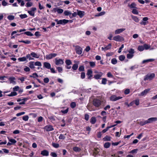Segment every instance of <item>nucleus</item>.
Returning <instances> with one entry per match:
<instances>
[{
	"label": "nucleus",
	"mask_w": 157,
	"mask_h": 157,
	"mask_svg": "<svg viewBox=\"0 0 157 157\" xmlns=\"http://www.w3.org/2000/svg\"><path fill=\"white\" fill-rule=\"evenodd\" d=\"M122 98V97H117L115 95H113L110 97V100L112 101H115Z\"/></svg>",
	"instance_id": "nucleus-8"
},
{
	"label": "nucleus",
	"mask_w": 157,
	"mask_h": 157,
	"mask_svg": "<svg viewBox=\"0 0 157 157\" xmlns=\"http://www.w3.org/2000/svg\"><path fill=\"white\" fill-rule=\"evenodd\" d=\"M132 19L136 22H138L139 21L138 18L136 16H132Z\"/></svg>",
	"instance_id": "nucleus-36"
},
{
	"label": "nucleus",
	"mask_w": 157,
	"mask_h": 157,
	"mask_svg": "<svg viewBox=\"0 0 157 157\" xmlns=\"http://www.w3.org/2000/svg\"><path fill=\"white\" fill-rule=\"evenodd\" d=\"M57 69L59 73L62 72L63 71V69L61 67H58L57 68Z\"/></svg>",
	"instance_id": "nucleus-63"
},
{
	"label": "nucleus",
	"mask_w": 157,
	"mask_h": 157,
	"mask_svg": "<svg viewBox=\"0 0 157 157\" xmlns=\"http://www.w3.org/2000/svg\"><path fill=\"white\" fill-rule=\"evenodd\" d=\"M96 121V119L95 117H92L90 119V122L92 124H94L95 123Z\"/></svg>",
	"instance_id": "nucleus-25"
},
{
	"label": "nucleus",
	"mask_w": 157,
	"mask_h": 157,
	"mask_svg": "<svg viewBox=\"0 0 157 157\" xmlns=\"http://www.w3.org/2000/svg\"><path fill=\"white\" fill-rule=\"evenodd\" d=\"M65 63L67 66H69L72 63L70 59H67L65 61Z\"/></svg>",
	"instance_id": "nucleus-35"
},
{
	"label": "nucleus",
	"mask_w": 157,
	"mask_h": 157,
	"mask_svg": "<svg viewBox=\"0 0 157 157\" xmlns=\"http://www.w3.org/2000/svg\"><path fill=\"white\" fill-rule=\"evenodd\" d=\"M7 18L10 20H12L14 18V17L13 15H9L7 17Z\"/></svg>",
	"instance_id": "nucleus-47"
},
{
	"label": "nucleus",
	"mask_w": 157,
	"mask_h": 157,
	"mask_svg": "<svg viewBox=\"0 0 157 157\" xmlns=\"http://www.w3.org/2000/svg\"><path fill=\"white\" fill-rule=\"evenodd\" d=\"M30 55L33 57L36 58H38L40 56L39 55L37 54L36 53L34 52H32L30 54Z\"/></svg>",
	"instance_id": "nucleus-21"
},
{
	"label": "nucleus",
	"mask_w": 157,
	"mask_h": 157,
	"mask_svg": "<svg viewBox=\"0 0 157 157\" xmlns=\"http://www.w3.org/2000/svg\"><path fill=\"white\" fill-rule=\"evenodd\" d=\"M138 49L139 51H142L144 49V46L139 45L138 47Z\"/></svg>",
	"instance_id": "nucleus-30"
},
{
	"label": "nucleus",
	"mask_w": 157,
	"mask_h": 157,
	"mask_svg": "<svg viewBox=\"0 0 157 157\" xmlns=\"http://www.w3.org/2000/svg\"><path fill=\"white\" fill-rule=\"evenodd\" d=\"M111 44H109L107 46L105 47V51L110 49L111 48Z\"/></svg>",
	"instance_id": "nucleus-41"
},
{
	"label": "nucleus",
	"mask_w": 157,
	"mask_h": 157,
	"mask_svg": "<svg viewBox=\"0 0 157 157\" xmlns=\"http://www.w3.org/2000/svg\"><path fill=\"white\" fill-rule=\"evenodd\" d=\"M138 150L137 149H134L132 150L131 151H130L129 152V153H132V154H134V153H136L137 152Z\"/></svg>",
	"instance_id": "nucleus-56"
},
{
	"label": "nucleus",
	"mask_w": 157,
	"mask_h": 157,
	"mask_svg": "<svg viewBox=\"0 0 157 157\" xmlns=\"http://www.w3.org/2000/svg\"><path fill=\"white\" fill-rule=\"evenodd\" d=\"M44 129L47 132L52 131L54 130L52 126L50 125H46L44 127Z\"/></svg>",
	"instance_id": "nucleus-9"
},
{
	"label": "nucleus",
	"mask_w": 157,
	"mask_h": 157,
	"mask_svg": "<svg viewBox=\"0 0 157 157\" xmlns=\"http://www.w3.org/2000/svg\"><path fill=\"white\" fill-rule=\"evenodd\" d=\"M57 54L56 53H51L46 56V58L47 59H50L53 57H55Z\"/></svg>",
	"instance_id": "nucleus-10"
},
{
	"label": "nucleus",
	"mask_w": 157,
	"mask_h": 157,
	"mask_svg": "<svg viewBox=\"0 0 157 157\" xmlns=\"http://www.w3.org/2000/svg\"><path fill=\"white\" fill-rule=\"evenodd\" d=\"M155 76L154 73H149L144 77V81L151 80L155 77Z\"/></svg>",
	"instance_id": "nucleus-1"
},
{
	"label": "nucleus",
	"mask_w": 157,
	"mask_h": 157,
	"mask_svg": "<svg viewBox=\"0 0 157 157\" xmlns=\"http://www.w3.org/2000/svg\"><path fill=\"white\" fill-rule=\"evenodd\" d=\"M102 73L101 72H98V73L94 76V78L96 79H99L101 76L102 75Z\"/></svg>",
	"instance_id": "nucleus-15"
},
{
	"label": "nucleus",
	"mask_w": 157,
	"mask_h": 157,
	"mask_svg": "<svg viewBox=\"0 0 157 157\" xmlns=\"http://www.w3.org/2000/svg\"><path fill=\"white\" fill-rule=\"evenodd\" d=\"M27 17V16L26 14H23L20 15V18L21 19H24Z\"/></svg>",
	"instance_id": "nucleus-55"
},
{
	"label": "nucleus",
	"mask_w": 157,
	"mask_h": 157,
	"mask_svg": "<svg viewBox=\"0 0 157 157\" xmlns=\"http://www.w3.org/2000/svg\"><path fill=\"white\" fill-rule=\"evenodd\" d=\"M132 13L134 14H137L138 13V11L136 9H134L132 11Z\"/></svg>",
	"instance_id": "nucleus-59"
},
{
	"label": "nucleus",
	"mask_w": 157,
	"mask_h": 157,
	"mask_svg": "<svg viewBox=\"0 0 157 157\" xmlns=\"http://www.w3.org/2000/svg\"><path fill=\"white\" fill-rule=\"evenodd\" d=\"M103 139L104 141H110L111 140V138L109 136H106L103 138Z\"/></svg>",
	"instance_id": "nucleus-29"
},
{
	"label": "nucleus",
	"mask_w": 157,
	"mask_h": 157,
	"mask_svg": "<svg viewBox=\"0 0 157 157\" xmlns=\"http://www.w3.org/2000/svg\"><path fill=\"white\" fill-rule=\"evenodd\" d=\"M24 33L28 36H33V34L29 31L25 32Z\"/></svg>",
	"instance_id": "nucleus-37"
},
{
	"label": "nucleus",
	"mask_w": 157,
	"mask_h": 157,
	"mask_svg": "<svg viewBox=\"0 0 157 157\" xmlns=\"http://www.w3.org/2000/svg\"><path fill=\"white\" fill-rule=\"evenodd\" d=\"M52 145L53 147L56 148H57L59 147V144L54 143H52Z\"/></svg>",
	"instance_id": "nucleus-42"
},
{
	"label": "nucleus",
	"mask_w": 157,
	"mask_h": 157,
	"mask_svg": "<svg viewBox=\"0 0 157 157\" xmlns=\"http://www.w3.org/2000/svg\"><path fill=\"white\" fill-rule=\"evenodd\" d=\"M125 105H127L128 107L131 106L133 105V102L132 101L129 104L127 102H126L124 103Z\"/></svg>",
	"instance_id": "nucleus-60"
},
{
	"label": "nucleus",
	"mask_w": 157,
	"mask_h": 157,
	"mask_svg": "<svg viewBox=\"0 0 157 157\" xmlns=\"http://www.w3.org/2000/svg\"><path fill=\"white\" fill-rule=\"evenodd\" d=\"M125 30V29L124 28L118 29L115 31V34H119L124 31Z\"/></svg>",
	"instance_id": "nucleus-14"
},
{
	"label": "nucleus",
	"mask_w": 157,
	"mask_h": 157,
	"mask_svg": "<svg viewBox=\"0 0 157 157\" xmlns=\"http://www.w3.org/2000/svg\"><path fill=\"white\" fill-rule=\"evenodd\" d=\"M43 64L44 67L47 69H49L51 67L50 64L48 62H44Z\"/></svg>",
	"instance_id": "nucleus-16"
},
{
	"label": "nucleus",
	"mask_w": 157,
	"mask_h": 157,
	"mask_svg": "<svg viewBox=\"0 0 157 157\" xmlns=\"http://www.w3.org/2000/svg\"><path fill=\"white\" fill-rule=\"evenodd\" d=\"M51 11L52 12L56 13L57 12L58 13L61 14L63 13V10L62 9L56 7L54 8Z\"/></svg>",
	"instance_id": "nucleus-5"
},
{
	"label": "nucleus",
	"mask_w": 157,
	"mask_h": 157,
	"mask_svg": "<svg viewBox=\"0 0 157 157\" xmlns=\"http://www.w3.org/2000/svg\"><path fill=\"white\" fill-rule=\"evenodd\" d=\"M59 138V139L63 140L65 139V137L64 135L62 134H60Z\"/></svg>",
	"instance_id": "nucleus-51"
},
{
	"label": "nucleus",
	"mask_w": 157,
	"mask_h": 157,
	"mask_svg": "<svg viewBox=\"0 0 157 157\" xmlns=\"http://www.w3.org/2000/svg\"><path fill=\"white\" fill-rule=\"evenodd\" d=\"M29 118V117L28 115L24 116L22 117L23 120L25 121H26L28 120Z\"/></svg>",
	"instance_id": "nucleus-48"
},
{
	"label": "nucleus",
	"mask_w": 157,
	"mask_h": 157,
	"mask_svg": "<svg viewBox=\"0 0 157 157\" xmlns=\"http://www.w3.org/2000/svg\"><path fill=\"white\" fill-rule=\"evenodd\" d=\"M73 149L74 151L76 152H79L81 150V149L79 147H74Z\"/></svg>",
	"instance_id": "nucleus-32"
},
{
	"label": "nucleus",
	"mask_w": 157,
	"mask_h": 157,
	"mask_svg": "<svg viewBox=\"0 0 157 157\" xmlns=\"http://www.w3.org/2000/svg\"><path fill=\"white\" fill-rule=\"evenodd\" d=\"M85 77V73L84 72H82L81 73V78L82 79H84Z\"/></svg>",
	"instance_id": "nucleus-52"
},
{
	"label": "nucleus",
	"mask_w": 157,
	"mask_h": 157,
	"mask_svg": "<svg viewBox=\"0 0 157 157\" xmlns=\"http://www.w3.org/2000/svg\"><path fill=\"white\" fill-rule=\"evenodd\" d=\"M51 155L53 157H56L57 155L54 152H52L51 153Z\"/></svg>",
	"instance_id": "nucleus-62"
},
{
	"label": "nucleus",
	"mask_w": 157,
	"mask_h": 157,
	"mask_svg": "<svg viewBox=\"0 0 157 157\" xmlns=\"http://www.w3.org/2000/svg\"><path fill=\"white\" fill-rule=\"evenodd\" d=\"M75 48L76 52L78 55H81L82 53V48L78 45L73 46Z\"/></svg>",
	"instance_id": "nucleus-4"
},
{
	"label": "nucleus",
	"mask_w": 157,
	"mask_h": 157,
	"mask_svg": "<svg viewBox=\"0 0 157 157\" xmlns=\"http://www.w3.org/2000/svg\"><path fill=\"white\" fill-rule=\"evenodd\" d=\"M24 70L25 71L28 72L29 71H30V69L29 67L27 66H25V68H24Z\"/></svg>",
	"instance_id": "nucleus-64"
},
{
	"label": "nucleus",
	"mask_w": 157,
	"mask_h": 157,
	"mask_svg": "<svg viewBox=\"0 0 157 157\" xmlns=\"http://www.w3.org/2000/svg\"><path fill=\"white\" fill-rule=\"evenodd\" d=\"M107 79L105 78H103L102 80L101 83L103 84H105L106 83Z\"/></svg>",
	"instance_id": "nucleus-53"
},
{
	"label": "nucleus",
	"mask_w": 157,
	"mask_h": 157,
	"mask_svg": "<svg viewBox=\"0 0 157 157\" xmlns=\"http://www.w3.org/2000/svg\"><path fill=\"white\" fill-rule=\"evenodd\" d=\"M34 62L31 61L29 63V66L31 69H34L35 67L34 65L35 64Z\"/></svg>",
	"instance_id": "nucleus-23"
},
{
	"label": "nucleus",
	"mask_w": 157,
	"mask_h": 157,
	"mask_svg": "<svg viewBox=\"0 0 157 157\" xmlns=\"http://www.w3.org/2000/svg\"><path fill=\"white\" fill-rule=\"evenodd\" d=\"M101 101L99 99L94 98L93 101V104L96 107H99L101 105Z\"/></svg>",
	"instance_id": "nucleus-2"
},
{
	"label": "nucleus",
	"mask_w": 157,
	"mask_h": 157,
	"mask_svg": "<svg viewBox=\"0 0 157 157\" xmlns=\"http://www.w3.org/2000/svg\"><path fill=\"white\" fill-rule=\"evenodd\" d=\"M28 99V98H24L21 99L20 98V105L21 104H25V102Z\"/></svg>",
	"instance_id": "nucleus-24"
},
{
	"label": "nucleus",
	"mask_w": 157,
	"mask_h": 157,
	"mask_svg": "<svg viewBox=\"0 0 157 157\" xmlns=\"http://www.w3.org/2000/svg\"><path fill=\"white\" fill-rule=\"evenodd\" d=\"M8 138L9 139V141L12 144H14L16 143V141L14 139H9V138Z\"/></svg>",
	"instance_id": "nucleus-40"
},
{
	"label": "nucleus",
	"mask_w": 157,
	"mask_h": 157,
	"mask_svg": "<svg viewBox=\"0 0 157 157\" xmlns=\"http://www.w3.org/2000/svg\"><path fill=\"white\" fill-rule=\"evenodd\" d=\"M143 46L144 47V49H145L146 50L150 48V45H148L146 44H144Z\"/></svg>",
	"instance_id": "nucleus-49"
},
{
	"label": "nucleus",
	"mask_w": 157,
	"mask_h": 157,
	"mask_svg": "<svg viewBox=\"0 0 157 157\" xmlns=\"http://www.w3.org/2000/svg\"><path fill=\"white\" fill-rule=\"evenodd\" d=\"M132 102H133V104H135L136 105H138L140 104V101L139 99H136L134 100Z\"/></svg>",
	"instance_id": "nucleus-26"
},
{
	"label": "nucleus",
	"mask_w": 157,
	"mask_h": 157,
	"mask_svg": "<svg viewBox=\"0 0 157 157\" xmlns=\"http://www.w3.org/2000/svg\"><path fill=\"white\" fill-rule=\"evenodd\" d=\"M125 58V56L123 55H121L119 57V60L121 61H123L124 59Z\"/></svg>",
	"instance_id": "nucleus-38"
},
{
	"label": "nucleus",
	"mask_w": 157,
	"mask_h": 157,
	"mask_svg": "<svg viewBox=\"0 0 157 157\" xmlns=\"http://www.w3.org/2000/svg\"><path fill=\"white\" fill-rule=\"evenodd\" d=\"M35 65L37 66H42V64L40 62L37 61L35 63Z\"/></svg>",
	"instance_id": "nucleus-50"
},
{
	"label": "nucleus",
	"mask_w": 157,
	"mask_h": 157,
	"mask_svg": "<svg viewBox=\"0 0 157 157\" xmlns=\"http://www.w3.org/2000/svg\"><path fill=\"white\" fill-rule=\"evenodd\" d=\"M17 93L16 92L13 91L11 92L10 94L8 95L9 96L11 97L16 95Z\"/></svg>",
	"instance_id": "nucleus-34"
},
{
	"label": "nucleus",
	"mask_w": 157,
	"mask_h": 157,
	"mask_svg": "<svg viewBox=\"0 0 157 157\" xmlns=\"http://www.w3.org/2000/svg\"><path fill=\"white\" fill-rule=\"evenodd\" d=\"M89 64L91 67H94L95 66V63L94 62H90Z\"/></svg>",
	"instance_id": "nucleus-45"
},
{
	"label": "nucleus",
	"mask_w": 157,
	"mask_h": 157,
	"mask_svg": "<svg viewBox=\"0 0 157 157\" xmlns=\"http://www.w3.org/2000/svg\"><path fill=\"white\" fill-rule=\"evenodd\" d=\"M147 120L149 123H151L153 121H157V118L155 117H151L148 118Z\"/></svg>",
	"instance_id": "nucleus-18"
},
{
	"label": "nucleus",
	"mask_w": 157,
	"mask_h": 157,
	"mask_svg": "<svg viewBox=\"0 0 157 157\" xmlns=\"http://www.w3.org/2000/svg\"><path fill=\"white\" fill-rule=\"evenodd\" d=\"M154 60L153 59H147L144 60L143 61L142 63L144 64L146 63H147L149 62H151Z\"/></svg>",
	"instance_id": "nucleus-22"
},
{
	"label": "nucleus",
	"mask_w": 157,
	"mask_h": 157,
	"mask_svg": "<svg viewBox=\"0 0 157 157\" xmlns=\"http://www.w3.org/2000/svg\"><path fill=\"white\" fill-rule=\"evenodd\" d=\"M150 89H147L145 90L144 91L141 93L140 95L143 96L146 95L147 93H148Z\"/></svg>",
	"instance_id": "nucleus-17"
},
{
	"label": "nucleus",
	"mask_w": 157,
	"mask_h": 157,
	"mask_svg": "<svg viewBox=\"0 0 157 157\" xmlns=\"http://www.w3.org/2000/svg\"><path fill=\"white\" fill-rule=\"evenodd\" d=\"M129 53L133 54L135 52L134 50L132 48H130L128 51Z\"/></svg>",
	"instance_id": "nucleus-57"
},
{
	"label": "nucleus",
	"mask_w": 157,
	"mask_h": 157,
	"mask_svg": "<svg viewBox=\"0 0 157 157\" xmlns=\"http://www.w3.org/2000/svg\"><path fill=\"white\" fill-rule=\"evenodd\" d=\"M133 54L128 53L127 54V57L128 59H131L133 56Z\"/></svg>",
	"instance_id": "nucleus-43"
},
{
	"label": "nucleus",
	"mask_w": 157,
	"mask_h": 157,
	"mask_svg": "<svg viewBox=\"0 0 157 157\" xmlns=\"http://www.w3.org/2000/svg\"><path fill=\"white\" fill-rule=\"evenodd\" d=\"M36 8H31L30 10H28V12L30 16L34 17L35 15L34 11H36Z\"/></svg>",
	"instance_id": "nucleus-7"
},
{
	"label": "nucleus",
	"mask_w": 157,
	"mask_h": 157,
	"mask_svg": "<svg viewBox=\"0 0 157 157\" xmlns=\"http://www.w3.org/2000/svg\"><path fill=\"white\" fill-rule=\"evenodd\" d=\"M49 79L48 78H45L44 79V83H47L49 82Z\"/></svg>",
	"instance_id": "nucleus-58"
},
{
	"label": "nucleus",
	"mask_w": 157,
	"mask_h": 157,
	"mask_svg": "<svg viewBox=\"0 0 157 157\" xmlns=\"http://www.w3.org/2000/svg\"><path fill=\"white\" fill-rule=\"evenodd\" d=\"M74 62L75 63V64H74L73 65L72 68L75 71L77 70L78 67V64L79 63V62L78 61H74Z\"/></svg>",
	"instance_id": "nucleus-12"
},
{
	"label": "nucleus",
	"mask_w": 157,
	"mask_h": 157,
	"mask_svg": "<svg viewBox=\"0 0 157 157\" xmlns=\"http://www.w3.org/2000/svg\"><path fill=\"white\" fill-rule=\"evenodd\" d=\"M113 40L117 41H121L123 40L124 39L122 37L120 36L117 35L113 37Z\"/></svg>",
	"instance_id": "nucleus-6"
},
{
	"label": "nucleus",
	"mask_w": 157,
	"mask_h": 157,
	"mask_svg": "<svg viewBox=\"0 0 157 157\" xmlns=\"http://www.w3.org/2000/svg\"><path fill=\"white\" fill-rule=\"evenodd\" d=\"M85 70L84 67L83 66H80L78 68V71H83Z\"/></svg>",
	"instance_id": "nucleus-33"
},
{
	"label": "nucleus",
	"mask_w": 157,
	"mask_h": 157,
	"mask_svg": "<svg viewBox=\"0 0 157 157\" xmlns=\"http://www.w3.org/2000/svg\"><path fill=\"white\" fill-rule=\"evenodd\" d=\"M55 21L57 22V24L65 25L69 21L67 20L63 19L58 20L57 19L55 20Z\"/></svg>",
	"instance_id": "nucleus-3"
},
{
	"label": "nucleus",
	"mask_w": 157,
	"mask_h": 157,
	"mask_svg": "<svg viewBox=\"0 0 157 157\" xmlns=\"http://www.w3.org/2000/svg\"><path fill=\"white\" fill-rule=\"evenodd\" d=\"M70 106L72 108H74L76 106V103L75 102H72L71 103Z\"/></svg>",
	"instance_id": "nucleus-44"
},
{
	"label": "nucleus",
	"mask_w": 157,
	"mask_h": 157,
	"mask_svg": "<svg viewBox=\"0 0 157 157\" xmlns=\"http://www.w3.org/2000/svg\"><path fill=\"white\" fill-rule=\"evenodd\" d=\"M64 13L65 16H70L71 14V13L70 11L67 10L65 11Z\"/></svg>",
	"instance_id": "nucleus-27"
},
{
	"label": "nucleus",
	"mask_w": 157,
	"mask_h": 157,
	"mask_svg": "<svg viewBox=\"0 0 157 157\" xmlns=\"http://www.w3.org/2000/svg\"><path fill=\"white\" fill-rule=\"evenodd\" d=\"M128 6L131 8H136V4L135 3L133 2L131 5H128Z\"/></svg>",
	"instance_id": "nucleus-31"
},
{
	"label": "nucleus",
	"mask_w": 157,
	"mask_h": 157,
	"mask_svg": "<svg viewBox=\"0 0 157 157\" xmlns=\"http://www.w3.org/2000/svg\"><path fill=\"white\" fill-rule=\"evenodd\" d=\"M26 6L27 7H31L33 6V3L31 2H28L26 4Z\"/></svg>",
	"instance_id": "nucleus-61"
},
{
	"label": "nucleus",
	"mask_w": 157,
	"mask_h": 157,
	"mask_svg": "<svg viewBox=\"0 0 157 157\" xmlns=\"http://www.w3.org/2000/svg\"><path fill=\"white\" fill-rule=\"evenodd\" d=\"M63 63L64 61L63 59H57L56 58L55 59V64L56 65L63 64Z\"/></svg>",
	"instance_id": "nucleus-11"
},
{
	"label": "nucleus",
	"mask_w": 157,
	"mask_h": 157,
	"mask_svg": "<svg viewBox=\"0 0 157 157\" xmlns=\"http://www.w3.org/2000/svg\"><path fill=\"white\" fill-rule=\"evenodd\" d=\"M38 75L36 73H34L32 75L30 76V77H33V78H35L36 77H38Z\"/></svg>",
	"instance_id": "nucleus-54"
},
{
	"label": "nucleus",
	"mask_w": 157,
	"mask_h": 157,
	"mask_svg": "<svg viewBox=\"0 0 157 157\" xmlns=\"http://www.w3.org/2000/svg\"><path fill=\"white\" fill-rule=\"evenodd\" d=\"M23 42L26 44H29L31 43V41L29 40H21L20 41V42Z\"/></svg>",
	"instance_id": "nucleus-46"
},
{
	"label": "nucleus",
	"mask_w": 157,
	"mask_h": 157,
	"mask_svg": "<svg viewBox=\"0 0 157 157\" xmlns=\"http://www.w3.org/2000/svg\"><path fill=\"white\" fill-rule=\"evenodd\" d=\"M93 71L91 69H89L87 70V74L88 75V78L89 79H91L92 77Z\"/></svg>",
	"instance_id": "nucleus-13"
},
{
	"label": "nucleus",
	"mask_w": 157,
	"mask_h": 157,
	"mask_svg": "<svg viewBox=\"0 0 157 157\" xmlns=\"http://www.w3.org/2000/svg\"><path fill=\"white\" fill-rule=\"evenodd\" d=\"M41 154L43 156H47L49 155V152L46 150H44L41 151Z\"/></svg>",
	"instance_id": "nucleus-19"
},
{
	"label": "nucleus",
	"mask_w": 157,
	"mask_h": 157,
	"mask_svg": "<svg viewBox=\"0 0 157 157\" xmlns=\"http://www.w3.org/2000/svg\"><path fill=\"white\" fill-rule=\"evenodd\" d=\"M117 60L116 58H113L111 60V63L113 64H115L117 63Z\"/></svg>",
	"instance_id": "nucleus-39"
},
{
	"label": "nucleus",
	"mask_w": 157,
	"mask_h": 157,
	"mask_svg": "<svg viewBox=\"0 0 157 157\" xmlns=\"http://www.w3.org/2000/svg\"><path fill=\"white\" fill-rule=\"evenodd\" d=\"M111 145V144L109 142L105 143L104 145V147L105 148H108Z\"/></svg>",
	"instance_id": "nucleus-28"
},
{
	"label": "nucleus",
	"mask_w": 157,
	"mask_h": 157,
	"mask_svg": "<svg viewBox=\"0 0 157 157\" xmlns=\"http://www.w3.org/2000/svg\"><path fill=\"white\" fill-rule=\"evenodd\" d=\"M77 14L80 17H82L84 15V11L77 10Z\"/></svg>",
	"instance_id": "nucleus-20"
}]
</instances>
